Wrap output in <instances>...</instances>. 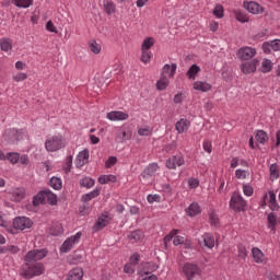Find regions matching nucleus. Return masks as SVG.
<instances>
[{
	"label": "nucleus",
	"mask_w": 280,
	"mask_h": 280,
	"mask_svg": "<svg viewBox=\"0 0 280 280\" xmlns=\"http://www.w3.org/2000/svg\"><path fill=\"white\" fill-rule=\"evenodd\" d=\"M269 174L271 179L279 178V165L277 163H273L269 167Z\"/></svg>",
	"instance_id": "8fccbe9b"
},
{
	"label": "nucleus",
	"mask_w": 280,
	"mask_h": 280,
	"mask_svg": "<svg viewBox=\"0 0 280 280\" xmlns=\"http://www.w3.org/2000/svg\"><path fill=\"white\" fill-rule=\"evenodd\" d=\"M267 224H268V229H270V231H277V215L275 212H270L267 215Z\"/></svg>",
	"instance_id": "c756f323"
},
{
	"label": "nucleus",
	"mask_w": 280,
	"mask_h": 280,
	"mask_svg": "<svg viewBox=\"0 0 280 280\" xmlns=\"http://www.w3.org/2000/svg\"><path fill=\"white\" fill-rule=\"evenodd\" d=\"M138 135L140 137H150V135H152V130H150V128H139Z\"/></svg>",
	"instance_id": "69168bd1"
},
{
	"label": "nucleus",
	"mask_w": 280,
	"mask_h": 280,
	"mask_svg": "<svg viewBox=\"0 0 280 280\" xmlns=\"http://www.w3.org/2000/svg\"><path fill=\"white\" fill-rule=\"evenodd\" d=\"M167 86H170V79H167V77H161L156 82L158 91H165Z\"/></svg>",
	"instance_id": "a19ab883"
},
{
	"label": "nucleus",
	"mask_w": 280,
	"mask_h": 280,
	"mask_svg": "<svg viewBox=\"0 0 280 280\" xmlns=\"http://www.w3.org/2000/svg\"><path fill=\"white\" fill-rule=\"evenodd\" d=\"M183 165H185V156L180 153L168 158L165 162L167 170H176V167H183Z\"/></svg>",
	"instance_id": "0eeeda50"
},
{
	"label": "nucleus",
	"mask_w": 280,
	"mask_h": 280,
	"mask_svg": "<svg viewBox=\"0 0 280 280\" xmlns=\"http://www.w3.org/2000/svg\"><path fill=\"white\" fill-rule=\"evenodd\" d=\"M269 45H271L273 51H280V39L271 40L269 42Z\"/></svg>",
	"instance_id": "338daca9"
},
{
	"label": "nucleus",
	"mask_w": 280,
	"mask_h": 280,
	"mask_svg": "<svg viewBox=\"0 0 280 280\" xmlns=\"http://www.w3.org/2000/svg\"><path fill=\"white\" fill-rule=\"evenodd\" d=\"M118 138L120 141H130L132 139V131L122 127L118 131Z\"/></svg>",
	"instance_id": "2f4dec72"
},
{
	"label": "nucleus",
	"mask_w": 280,
	"mask_h": 280,
	"mask_svg": "<svg viewBox=\"0 0 280 280\" xmlns=\"http://www.w3.org/2000/svg\"><path fill=\"white\" fill-rule=\"evenodd\" d=\"M34 222L30 220V218L26 217H16L13 220V229H16L18 231H25V229H32V225Z\"/></svg>",
	"instance_id": "9d476101"
},
{
	"label": "nucleus",
	"mask_w": 280,
	"mask_h": 280,
	"mask_svg": "<svg viewBox=\"0 0 280 280\" xmlns=\"http://www.w3.org/2000/svg\"><path fill=\"white\" fill-rule=\"evenodd\" d=\"M236 56L240 60H252L257 56V50L253 47L244 46L237 50Z\"/></svg>",
	"instance_id": "6e6552de"
},
{
	"label": "nucleus",
	"mask_w": 280,
	"mask_h": 280,
	"mask_svg": "<svg viewBox=\"0 0 280 280\" xmlns=\"http://www.w3.org/2000/svg\"><path fill=\"white\" fill-rule=\"evenodd\" d=\"M47 202V189L39 191L34 198H33V206L38 207V205H45Z\"/></svg>",
	"instance_id": "b1692460"
},
{
	"label": "nucleus",
	"mask_w": 280,
	"mask_h": 280,
	"mask_svg": "<svg viewBox=\"0 0 280 280\" xmlns=\"http://www.w3.org/2000/svg\"><path fill=\"white\" fill-rule=\"evenodd\" d=\"M247 207L248 201H246L240 192L234 191L230 199V209L235 211V213H242V211H246Z\"/></svg>",
	"instance_id": "7ed1b4c3"
},
{
	"label": "nucleus",
	"mask_w": 280,
	"mask_h": 280,
	"mask_svg": "<svg viewBox=\"0 0 280 280\" xmlns=\"http://www.w3.org/2000/svg\"><path fill=\"white\" fill-rule=\"evenodd\" d=\"M268 196H269V200H268V207L271 211H279L280 207L279 203L277 202V194H275L273 190H268Z\"/></svg>",
	"instance_id": "aec40b11"
},
{
	"label": "nucleus",
	"mask_w": 280,
	"mask_h": 280,
	"mask_svg": "<svg viewBox=\"0 0 280 280\" xmlns=\"http://www.w3.org/2000/svg\"><path fill=\"white\" fill-rule=\"evenodd\" d=\"M202 145L205 152H208V154H211V152H213V144L211 143V140H203Z\"/></svg>",
	"instance_id": "13d9d810"
},
{
	"label": "nucleus",
	"mask_w": 280,
	"mask_h": 280,
	"mask_svg": "<svg viewBox=\"0 0 280 280\" xmlns=\"http://www.w3.org/2000/svg\"><path fill=\"white\" fill-rule=\"evenodd\" d=\"M90 49L93 54H100V51H102V46L100 44H97L96 40H93L90 44Z\"/></svg>",
	"instance_id": "6e6d98bb"
},
{
	"label": "nucleus",
	"mask_w": 280,
	"mask_h": 280,
	"mask_svg": "<svg viewBox=\"0 0 280 280\" xmlns=\"http://www.w3.org/2000/svg\"><path fill=\"white\" fill-rule=\"evenodd\" d=\"M115 219V215H113L110 212L108 211H104L103 213H101V215L97 218V221L95 222L94 226H93V231L97 232V231H103V229H106V226H108V224H110V222Z\"/></svg>",
	"instance_id": "20e7f679"
},
{
	"label": "nucleus",
	"mask_w": 280,
	"mask_h": 280,
	"mask_svg": "<svg viewBox=\"0 0 280 280\" xmlns=\"http://www.w3.org/2000/svg\"><path fill=\"white\" fill-rule=\"evenodd\" d=\"M11 3L15 5V8L27 9L31 5H34V0H11Z\"/></svg>",
	"instance_id": "72a5a7b5"
},
{
	"label": "nucleus",
	"mask_w": 280,
	"mask_h": 280,
	"mask_svg": "<svg viewBox=\"0 0 280 280\" xmlns=\"http://www.w3.org/2000/svg\"><path fill=\"white\" fill-rule=\"evenodd\" d=\"M200 71H202L198 65H192L189 67V69L186 72V77L188 78V80H196V77L198 75V73H200Z\"/></svg>",
	"instance_id": "c85d7f7f"
},
{
	"label": "nucleus",
	"mask_w": 280,
	"mask_h": 280,
	"mask_svg": "<svg viewBox=\"0 0 280 280\" xmlns=\"http://www.w3.org/2000/svg\"><path fill=\"white\" fill-rule=\"evenodd\" d=\"M47 249H32L26 253L24 256V261H28V264H38L42 259L47 257Z\"/></svg>",
	"instance_id": "39448f33"
},
{
	"label": "nucleus",
	"mask_w": 280,
	"mask_h": 280,
	"mask_svg": "<svg viewBox=\"0 0 280 280\" xmlns=\"http://www.w3.org/2000/svg\"><path fill=\"white\" fill-rule=\"evenodd\" d=\"M124 272H126V275H135V265H131V262L126 264Z\"/></svg>",
	"instance_id": "0e129e2a"
},
{
	"label": "nucleus",
	"mask_w": 280,
	"mask_h": 280,
	"mask_svg": "<svg viewBox=\"0 0 280 280\" xmlns=\"http://www.w3.org/2000/svg\"><path fill=\"white\" fill-rule=\"evenodd\" d=\"M258 65H259V61L257 59H253L252 61H246L242 63L241 71L245 73V75H248L249 73H255V71H257Z\"/></svg>",
	"instance_id": "f8f14e48"
},
{
	"label": "nucleus",
	"mask_w": 280,
	"mask_h": 280,
	"mask_svg": "<svg viewBox=\"0 0 280 280\" xmlns=\"http://www.w3.org/2000/svg\"><path fill=\"white\" fill-rule=\"evenodd\" d=\"M50 187H52V189H56L57 191H60V189H62V179L58 177H51Z\"/></svg>",
	"instance_id": "de8ad7c7"
},
{
	"label": "nucleus",
	"mask_w": 280,
	"mask_h": 280,
	"mask_svg": "<svg viewBox=\"0 0 280 280\" xmlns=\"http://www.w3.org/2000/svg\"><path fill=\"white\" fill-rule=\"evenodd\" d=\"M188 186L190 189H197V187H200V180H198V178L191 177L188 179Z\"/></svg>",
	"instance_id": "052dcab7"
},
{
	"label": "nucleus",
	"mask_w": 280,
	"mask_h": 280,
	"mask_svg": "<svg viewBox=\"0 0 280 280\" xmlns=\"http://www.w3.org/2000/svg\"><path fill=\"white\" fill-rule=\"evenodd\" d=\"M243 192H244V196L250 197V196H253V194H255V189L253 188V186H250L248 184H244Z\"/></svg>",
	"instance_id": "864d4df0"
},
{
	"label": "nucleus",
	"mask_w": 280,
	"mask_h": 280,
	"mask_svg": "<svg viewBox=\"0 0 280 280\" xmlns=\"http://www.w3.org/2000/svg\"><path fill=\"white\" fill-rule=\"evenodd\" d=\"M139 261H141V256L138 253H135L130 258H129V264L133 266H139Z\"/></svg>",
	"instance_id": "bf43d9fd"
},
{
	"label": "nucleus",
	"mask_w": 280,
	"mask_h": 280,
	"mask_svg": "<svg viewBox=\"0 0 280 280\" xmlns=\"http://www.w3.org/2000/svg\"><path fill=\"white\" fill-rule=\"evenodd\" d=\"M62 224L56 223L49 229L50 235L58 237V235H62L63 233Z\"/></svg>",
	"instance_id": "37998d69"
},
{
	"label": "nucleus",
	"mask_w": 280,
	"mask_h": 280,
	"mask_svg": "<svg viewBox=\"0 0 280 280\" xmlns=\"http://www.w3.org/2000/svg\"><path fill=\"white\" fill-rule=\"evenodd\" d=\"M195 91H200L201 93H209L213 89V85L207 81H196L192 84Z\"/></svg>",
	"instance_id": "4468645a"
},
{
	"label": "nucleus",
	"mask_w": 280,
	"mask_h": 280,
	"mask_svg": "<svg viewBox=\"0 0 280 280\" xmlns=\"http://www.w3.org/2000/svg\"><path fill=\"white\" fill-rule=\"evenodd\" d=\"M14 82H23L27 80V73L19 72L18 74L13 75Z\"/></svg>",
	"instance_id": "e2e57ef3"
},
{
	"label": "nucleus",
	"mask_w": 280,
	"mask_h": 280,
	"mask_svg": "<svg viewBox=\"0 0 280 280\" xmlns=\"http://www.w3.org/2000/svg\"><path fill=\"white\" fill-rule=\"evenodd\" d=\"M258 71H260V73H270L272 71V60L264 59Z\"/></svg>",
	"instance_id": "473e14b6"
},
{
	"label": "nucleus",
	"mask_w": 280,
	"mask_h": 280,
	"mask_svg": "<svg viewBox=\"0 0 280 280\" xmlns=\"http://www.w3.org/2000/svg\"><path fill=\"white\" fill-rule=\"evenodd\" d=\"M237 257L238 259H246L248 257V249H246L245 244H237Z\"/></svg>",
	"instance_id": "ea45409f"
},
{
	"label": "nucleus",
	"mask_w": 280,
	"mask_h": 280,
	"mask_svg": "<svg viewBox=\"0 0 280 280\" xmlns=\"http://www.w3.org/2000/svg\"><path fill=\"white\" fill-rule=\"evenodd\" d=\"M243 8H245L247 12H250V14H264V7L255 1H244Z\"/></svg>",
	"instance_id": "9b49d317"
},
{
	"label": "nucleus",
	"mask_w": 280,
	"mask_h": 280,
	"mask_svg": "<svg viewBox=\"0 0 280 280\" xmlns=\"http://www.w3.org/2000/svg\"><path fill=\"white\" fill-rule=\"evenodd\" d=\"M200 213H202V209L198 202L190 203L186 209V214L189 215V218H196V215H200Z\"/></svg>",
	"instance_id": "6ab92c4d"
},
{
	"label": "nucleus",
	"mask_w": 280,
	"mask_h": 280,
	"mask_svg": "<svg viewBox=\"0 0 280 280\" xmlns=\"http://www.w3.org/2000/svg\"><path fill=\"white\" fill-rule=\"evenodd\" d=\"M103 8H104V12L110 16V14H115L117 12V5L115 4V2L109 1V0H105L103 2Z\"/></svg>",
	"instance_id": "393cba45"
},
{
	"label": "nucleus",
	"mask_w": 280,
	"mask_h": 280,
	"mask_svg": "<svg viewBox=\"0 0 280 280\" xmlns=\"http://www.w3.org/2000/svg\"><path fill=\"white\" fill-rule=\"evenodd\" d=\"M19 152H8L7 153V161L11 163V165H16L19 163Z\"/></svg>",
	"instance_id": "09e8293b"
},
{
	"label": "nucleus",
	"mask_w": 280,
	"mask_h": 280,
	"mask_svg": "<svg viewBox=\"0 0 280 280\" xmlns=\"http://www.w3.org/2000/svg\"><path fill=\"white\" fill-rule=\"evenodd\" d=\"M5 135L11 137V139H13L14 141H21V139L23 138V129L12 128L7 130Z\"/></svg>",
	"instance_id": "cd10ccee"
},
{
	"label": "nucleus",
	"mask_w": 280,
	"mask_h": 280,
	"mask_svg": "<svg viewBox=\"0 0 280 280\" xmlns=\"http://www.w3.org/2000/svg\"><path fill=\"white\" fill-rule=\"evenodd\" d=\"M81 238L82 232H78L77 234L68 237L60 246V253H69V250H71V248H73V246H75Z\"/></svg>",
	"instance_id": "423d86ee"
},
{
	"label": "nucleus",
	"mask_w": 280,
	"mask_h": 280,
	"mask_svg": "<svg viewBox=\"0 0 280 280\" xmlns=\"http://www.w3.org/2000/svg\"><path fill=\"white\" fill-rule=\"evenodd\" d=\"M190 126H191V121L187 120L186 118H180L175 124V130H177L178 135H183V132H187V130H189Z\"/></svg>",
	"instance_id": "dca6fc26"
},
{
	"label": "nucleus",
	"mask_w": 280,
	"mask_h": 280,
	"mask_svg": "<svg viewBox=\"0 0 280 280\" xmlns=\"http://www.w3.org/2000/svg\"><path fill=\"white\" fill-rule=\"evenodd\" d=\"M0 48H1V51H11L12 49V39L8 38V37H2L0 39Z\"/></svg>",
	"instance_id": "f704fd0d"
},
{
	"label": "nucleus",
	"mask_w": 280,
	"mask_h": 280,
	"mask_svg": "<svg viewBox=\"0 0 280 280\" xmlns=\"http://www.w3.org/2000/svg\"><path fill=\"white\" fill-rule=\"evenodd\" d=\"M72 165H73V155H68L63 164V171L66 172V174H69V172H71Z\"/></svg>",
	"instance_id": "3c124183"
},
{
	"label": "nucleus",
	"mask_w": 280,
	"mask_h": 280,
	"mask_svg": "<svg viewBox=\"0 0 280 280\" xmlns=\"http://www.w3.org/2000/svg\"><path fill=\"white\" fill-rule=\"evenodd\" d=\"M252 256L256 264H264V252L259 249V247H253L252 248Z\"/></svg>",
	"instance_id": "a878e982"
},
{
	"label": "nucleus",
	"mask_w": 280,
	"mask_h": 280,
	"mask_svg": "<svg viewBox=\"0 0 280 280\" xmlns=\"http://www.w3.org/2000/svg\"><path fill=\"white\" fill-rule=\"evenodd\" d=\"M183 272L187 280H194L196 275H200V267L196 264L186 262L183 267Z\"/></svg>",
	"instance_id": "1a4fd4ad"
},
{
	"label": "nucleus",
	"mask_w": 280,
	"mask_h": 280,
	"mask_svg": "<svg viewBox=\"0 0 280 280\" xmlns=\"http://www.w3.org/2000/svg\"><path fill=\"white\" fill-rule=\"evenodd\" d=\"M235 178H237L238 180L245 179L246 178V171L244 170H236L235 171Z\"/></svg>",
	"instance_id": "774afa93"
},
{
	"label": "nucleus",
	"mask_w": 280,
	"mask_h": 280,
	"mask_svg": "<svg viewBox=\"0 0 280 280\" xmlns=\"http://www.w3.org/2000/svg\"><path fill=\"white\" fill-rule=\"evenodd\" d=\"M256 141H258V143H261L262 145L265 143H268V133L265 130H257L256 131V136H255Z\"/></svg>",
	"instance_id": "e433bc0d"
},
{
	"label": "nucleus",
	"mask_w": 280,
	"mask_h": 280,
	"mask_svg": "<svg viewBox=\"0 0 280 280\" xmlns=\"http://www.w3.org/2000/svg\"><path fill=\"white\" fill-rule=\"evenodd\" d=\"M147 200L149 205H153V202H161V196L160 195H148Z\"/></svg>",
	"instance_id": "680f3d73"
},
{
	"label": "nucleus",
	"mask_w": 280,
	"mask_h": 280,
	"mask_svg": "<svg viewBox=\"0 0 280 280\" xmlns=\"http://www.w3.org/2000/svg\"><path fill=\"white\" fill-rule=\"evenodd\" d=\"M46 202H48V205H51V207H55V205H58V196L51 192V190L47 189Z\"/></svg>",
	"instance_id": "c03bdc74"
},
{
	"label": "nucleus",
	"mask_w": 280,
	"mask_h": 280,
	"mask_svg": "<svg viewBox=\"0 0 280 280\" xmlns=\"http://www.w3.org/2000/svg\"><path fill=\"white\" fill-rule=\"evenodd\" d=\"M100 185H106L108 183H117V176L115 175H101L98 177Z\"/></svg>",
	"instance_id": "58836bf2"
},
{
	"label": "nucleus",
	"mask_w": 280,
	"mask_h": 280,
	"mask_svg": "<svg viewBox=\"0 0 280 280\" xmlns=\"http://www.w3.org/2000/svg\"><path fill=\"white\" fill-rule=\"evenodd\" d=\"M113 165H117V158L116 156H109L105 162L106 170H110Z\"/></svg>",
	"instance_id": "4d7b16f0"
},
{
	"label": "nucleus",
	"mask_w": 280,
	"mask_h": 280,
	"mask_svg": "<svg viewBox=\"0 0 280 280\" xmlns=\"http://www.w3.org/2000/svg\"><path fill=\"white\" fill-rule=\"evenodd\" d=\"M89 163V150L79 152L77 156V167H84Z\"/></svg>",
	"instance_id": "412c9836"
},
{
	"label": "nucleus",
	"mask_w": 280,
	"mask_h": 280,
	"mask_svg": "<svg viewBox=\"0 0 280 280\" xmlns=\"http://www.w3.org/2000/svg\"><path fill=\"white\" fill-rule=\"evenodd\" d=\"M176 69H177L176 63H172L171 66L170 63H166L162 68L161 77L167 78L168 75V78H174V75H176Z\"/></svg>",
	"instance_id": "a211bd4d"
},
{
	"label": "nucleus",
	"mask_w": 280,
	"mask_h": 280,
	"mask_svg": "<svg viewBox=\"0 0 280 280\" xmlns=\"http://www.w3.org/2000/svg\"><path fill=\"white\" fill-rule=\"evenodd\" d=\"M145 235L143 234V231L141 230H135L128 235V240L131 244H137L143 240Z\"/></svg>",
	"instance_id": "4be33fe9"
},
{
	"label": "nucleus",
	"mask_w": 280,
	"mask_h": 280,
	"mask_svg": "<svg viewBox=\"0 0 280 280\" xmlns=\"http://www.w3.org/2000/svg\"><path fill=\"white\" fill-rule=\"evenodd\" d=\"M233 14L236 21H238V23H248V21H250V18L248 16V14H246L242 10H237V9L233 10Z\"/></svg>",
	"instance_id": "bb28decb"
},
{
	"label": "nucleus",
	"mask_w": 280,
	"mask_h": 280,
	"mask_svg": "<svg viewBox=\"0 0 280 280\" xmlns=\"http://www.w3.org/2000/svg\"><path fill=\"white\" fill-rule=\"evenodd\" d=\"M40 275H45V264L30 261L23 264L21 272L23 279H34V277H40Z\"/></svg>",
	"instance_id": "f257e3e1"
},
{
	"label": "nucleus",
	"mask_w": 280,
	"mask_h": 280,
	"mask_svg": "<svg viewBox=\"0 0 280 280\" xmlns=\"http://www.w3.org/2000/svg\"><path fill=\"white\" fill-rule=\"evenodd\" d=\"M212 14L215 19H224V7L222 4H215Z\"/></svg>",
	"instance_id": "49530a36"
},
{
	"label": "nucleus",
	"mask_w": 280,
	"mask_h": 280,
	"mask_svg": "<svg viewBox=\"0 0 280 280\" xmlns=\"http://www.w3.org/2000/svg\"><path fill=\"white\" fill-rule=\"evenodd\" d=\"M84 277V271L82 268L77 267L69 271L67 280H82Z\"/></svg>",
	"instance_id": "5701e85b"
},
{
	"label": "nucleus",
	"mask_w": 280,
	"mask_h": 280,
	"mask_svg": "<svg viewBox=\"0 0 280 280\" xmlns=\"http://www.w3.org/2000/svg\"><path fill=\"white\" fill-rule=\"evenodd\" d=\"M150 60H152V51L142 50L141 62H143L144 65H148V62H150Z\"/></svg>",
	"instance_id": "603ef678"
},
{
	"label": "nucleus",
	"mask_w": 280,
	"mask_h": 280,
	"mask_svg": "<svg viewBox=\"0 0 280 280\" xmlns=\"http://www.w3.org/2000/svg\"><path fill=\"white\" fill-rule=\"evenodd\" d=\"M67 143L65 142V137L62 135L51 136L46 139L45 148L47 152H58V150H62L66 148Z\"/></svg>",
	"instance_id": "f03ea898"
},
{
	"label": "nucleus",
	"mask_w": 280,
	"mask_h": 280,
	"mask_svg": "<svg viewBox=\"0 0 280 280\" xmlns=\"http://www.w3.org/2000/svg\"><path fill=\"white\" fill-rule=\"evenodd\" d=\"M19 163H21L24 167L30 165V156L27 154H19Z\"/></svg>",
	"instance_id": "5fc2aeb1"
},
{
	"label": "nucleus",
	"mask_w": 280,
	"mask_h": 280,
	"mask_svg": "<svg viewBox=\"0 0 280 280\" xmlns=\"http://www.w3.org/2000/svg\"><path fill=\"white\" fill-rule=\"evenodd\" d=\"M209 223L211 226H214V229H220V218L215 213V210L209 212Z\"/></svg>",
	"instance_id": "c9c22d12"
},
{
	"label": "nucleus",
	"mask_w": 280,
	"mask_h": 280,
	"mask_svg": "<svg viewBox=\"0 0 280 280\" xmlns=\"http://www.w3.org/2000/svg\"><path fill=\"white\" fill-rule=\"evenodd\" d=\"M129 117L130 115L121 110H113L106 115V118L109 119V121H126Z\"/></svg>",
	"instance_id": "ddd939ff"
},
{
	"label": "nucleus",
	"mask_w": 280,
	"mask_h": 280,
	"mask_svg": "<svg viewBox=\"0 0 280 280\" xmlns=\"http://www.w3.org/2000/svg\"><path fill=\"white\" fill-rule=\"evenodd\" d=\"M95 186V179L91 177H83L80 179V187H85L86 189H91V187Z\"/></svg>",
	"instance_id": "a18cd8bd"
},
{
	"label": "nucleus",
	"mask_w": 280,
	"mask_h": 280,
	"mask_svg": "<svg viewBox=\"0 0 280 280\" xmlns=\"http://www.w3.org/2000/svg\"><path fill=\"white\" fill-rule=\"evenodd\" d=\"M97 196H100V188H95L94 190L83 195L81 200L82 202H90V200H93V198H97Z\"/></svg>",
	"instance_id": "4c0bfd02"
},
{
	"label": "nucleus",
	"mask_w": 280,
	"mask_h": 280,
	"mask_svg": "<svg viewBox=\"0 0 280 280\" xmlns=\"http://www.w3.org/2000/svg\"><path fill=\"white\" fill-rule=\"evenodd\" d=\"M158 171H159V164H158V163H151V164H149V165L143 170V172L141 173V176H142L144 179L152 178V176H154Z\"/></svg>",
	"instance_id": "2eb2a0df"
},
{
	"label": "nucleus",
	"mask_w": 280,
	"mask_h": 280,
	"mask_svg": "<svg viewBox=\"0 0 280 280\" xmlns=\"http://www.w3.org/2000/svg\"><path fill=\"white\" fill-rule=\"evenodd\" d=\"M154 37H147L142 42L141 51H149L150 48L154 47Z\"/></svg>",
	"instance_id": "79ce46f5"
},
{
	"label": "nucleus",
	"mask_w": 280,
	"mask_h": 280,
	"mask_svg": "<svg viewBox=\"0 0 280 280\" xmlns=\"http://www.w3.org/2000/svg\"><path fill=\"white\" fill-rule=\"evenodd\" d=\"M203 244L207 248H213L215 246V237H213V234L206 233L202 235Z\"/></svg>",
	"instance_id": "7c9ffc66"
},
{
	"label": "nucleus",
	"mask_w": 280,
	"mask_h": 280,
	"mask_svg": "<svg viewBox=\"0 0 280 280\" xmlns=\"http://www.w3.org/2000/svg\"><path fill=\"white\" fill-rule=\"evenodd\" d=\"M10 198L13 202H21V200H24L25 198V188L19 187L12 190L10 192Z\"/></svg>",
	"instance_id": "f3484780"
}]
</instances>
